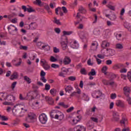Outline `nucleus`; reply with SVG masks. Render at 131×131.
I'll list each match as a JSON object with an SVG mask.
<instances>
[{
    "instance_id": "obj_1",
    "label": "nucleus",
    "mask_w": 131,
    "mask_h": 131,
    "mask_svg": "<svg viewBox=\"0 0 131 131\" xmlns=\"http://www.w3.org/2000/svg\"><path fill=\"white\" fill-rule=\"evenodd\" d=\"M27 112V110L25 109V105L23 104H16L14 106L12 112L14 115H17V114H21L22 113H25Z\"/></svg>"
},
{
    "instance_id": "obj_2",
    "label": "nucleus",
    "mask_w": 131,
    "mask_h": 131,
    "mask_svg": "<svg viewBox=\"0 0 131 131\" xmlns=\"http://www.w3.org/2000/svg\"><path fill=\"white\" fill-rule=\"evenodd\" d=\"M51 118H55V119H59L62 120L64 118V115L60 111H53L50 114Z\"/></svg>"
},
{
    "instance_id": "obj_3",
    "label": "nucleus",
    "mask_w": 131,
    "mask_h": 131,
    "mask_svg": "<svg viewBox=\"0 0 131 131\" xmlns=\"http://www.w3.org/2000/svg\"><path fill=\"white\" fill-rule=\"evenodd\" d=\"M7 99L8 102H4V105H12V102L15 101V97L13 95H8L7 96Z\"/></svg>"
},
{
    "instance_id": "obj_4",
    "label": "nucleus",
    "mask_w": 131,
    "mask_h": 131,
    "mask_svg": "<svg viewBox=\"0 0 131 131\" xmlns=\"http://www.w3.org/2000/svg\"><path fill=\"white\" fill-rule=\"evenodd\" d=\"M39 121L42 124H46L48 121V117L45 114H42L39 116Z\"/></svg>"
},
{
    "instance_id": "obj_5",
    "label": "nucleus",
    "mask_w": 131,
    "mask_h": 131,
    "mask_svg": "<svg viewBox=\"0 0 131 131\" xmlns=\"http://www.w3.org/2000/svg\"><path fill=\"white\" fill-rule=\"evenodd\" d=\"M8 29L10 34H12V35H14L15 33L18 31L17 28L12 25L8 27Z\"/></svg>"
},
{
    "instance_id": "obj_6",
    "label": "nucleus",
    "mask_w": 131,
    "mask_h": 131,
    "mask_svg": "<svg viewBox=\"0 0 131 131\" xmlns=\"http://www.w3.org/2000/svg\"><path fill=\"white\" fill-rule=\"evenodd\" d=\"M123 94L125 97L127 98L130 97L129 95H130V87L126 86L123 88Z\"/></svg>"
},
{
    "instance_id": "obj_7",
    "label": "nucleus",
    "mask_w": 131,
    "mask_h": 131,
    "mask_svg": "<svg viewBox=\"0 0 131 131\" xmlns=\"http://www.w3.org/2000/svg\"><path fill=\"white\" fill-rule=\"evenodd\" d=\"M122 68H124V64L120 63H116L112 67V69L114 70H118L119 69H121Z\"/></svg>"
},
{
    "instance_id": "obj_8",
    "label": "nucleus",
    "mask_w": 131,
    "mask_h": 131,
    "mask_svg": "<svg viewBox=\"0 0 131 131\" xmlns=\"http://www.w3.org/2000/svg\"><path fill=\"white\" fill-rule=\"evenodd\" d=\"M77 92H74L71 94H70V97H77V98H78L79 99V96L78 95H80L81 94V90L80 89L77 88H76Z\"/></svg>"
},
{
    "instance_id": "obj_9",
    "label": "nucleus",
    "mask_w": 131,
    "mask_h": 131,
    "mask_svg": "<svg viewBox=\"0 0 131 131\" xmlns=\"http://www.w3.org/2000/svg\"><path fill=\"white\" fill-rule=\"evenodd\" d=\"M102 83L104 85H113L115 83L114 81H112L111 80H107L106 79H103Z\"/></svg>"
},
{
    "instance_id": "obj_10",
    "label": "nucleus",
    "mask_w": 131,
    "mask_h": 131,
    "mask_svg": "<svg viewBox=\"0 0 131 131\" xmlns=\"http://www.w3.org/2000/svg\"><path fill=\"white\" fill-rule=\"evenodd\" d=\"M33 119H34V114L32 113H29L28 114V117L26 119V121L27 122H32Z\"/></svg>"
},
{
    "instance_id": "obj_11",
    "label": "nucleus",
    "mask_w": 131,
    "mask_h": 131,
    "mask_svg": "<svg viewBox=\"0 0 131 131\" xmlns=\"http://www.w3.org/2000/svg\"><path fill=\"white\" fill-rule=\"evenodd\" d=\"M107 54L108 57H111V56H114L115 55V50L111 49H106Z\"/></svg>"
},
{
    "instance_id": "obj_12",
    "label": "nucleus",
    "mask_w": 131,
    "mask_h": 131,
    "mask_svg": "<svg viewBox=\"0 0 131 131\" xmlns=\"http://www.w3.org/2000/svg\"><path fill=\"white\" fill-rule=\"evenodd\" d=\"M74 131H85V127L81 125H79L74 128Z\"/></svg>"
},
{
    "instance_id": "obj_13",
    "label": "nucleus",
    "mask_w": 131,
    "mask_h": 131,
    "mask_svg": "<svg viewBox=\"0 0 131 131\" xmlns=\"http://www.w3.org/2000/svg\"><path fill=\"white\" fill-rule=\"evenodd\" d=\"M19 77V75L17 72H14L11 75L10 79L11 80H14V79H18Z\"/></svg>"
},
{
    "instance_id": "obj_14",
    "label": "nucleus",
    "mask_w": 131,
    "mask_h": 131,
    "mask_svg": "<svg viewBox=\"0 0 131 131\" xmlns=\"http://www.w3.org/2000/svg\"><path fill=\"white\" fill-rule=\"evenodd\" d=\"M71 63V59H70V57L68 56H66L63 59V64L64 65H69Z\"/></svg>"
},
{
    "instance_id": "obj_15",
    "label": "nucleus",
    "mask_w": 131,
    "mask_h": 131,
    "mask_svg": "<svg viewBox=\"0 0 131 131\" xmlns=\"http://www.w3.org/2000/svg\"><path fill=\"white\" fill-rule=\"evenodd\" d=\"M101 47L103 49H106V48H109L110 47V43L108 41H103L101 44Z\"/></svg>"
},
{
    "instance_id": "obj_16",
    "label": "nucleus",
    "mask_w": 131,
    "mask_h": 131,
    "mask_svg": "<svg viewBox=\"0 0 131 131\" xmlns=\"http://www.w3.org/2000/svg\"><path fill=\"white\" fill-rule=\"evenodd\" d=\"M113 119L114 121H118L119 120V114L116 112H114L113 114Z\"/></svg>"
},
{
    "instance_id": "obj_17",
    "label": "nucleus",
    "mask_w": 131,
    "mask_h": 131,
    "mask_svg": "<svg viewBox=\"0 0 131 131\" xmlns=\"http://www.w3.org/2000/svg\"><path fill=\"white\" fill-rule=\"evenodd\" d=\"M66 93H68L70 94L72 91H73V87H72L71 85H69L64 89Z\"/></svg>"
},
{
    "instance_id": "obj_18",
    "label": "nucleus",
    "mask_w": 131,
    "mask_h": 131,
    "mask_svg": "<svg viewBox=\"0 0 131 131\" xmlns=\"http://www.w3.org/2000/svg\"><path fill=\"white\" fill-rule=\"evenodd\" d=\"M45 100L47 102H49L50 105H53V104H54V100H53V98L49 97V96H46Z\"/></svg>"
},
{
    "instance_id": "obj_19",
    "label": "nucleus",
    "mask_w": 131,
    "mask_h": 131,
    "mask_svg": "<svg viewBox=\"0 0 131 131\" xmlns=\"http://www.w3.org/2000/svg\"><path fill=\"white\" fill-rule=\"evenodd\" d=\"M82 98L84 101H86V102L90 101V97L85 93L82 94Z\"/></svg>"
},
{
    "instance_id": "obj_20",
    "label": "nucleus",
    "mask_w": 131,
    "mask_h": 131,
    "mask_svg": "<svg viewBox=\"0 0 131 131\" xmlns=\"http://www.w3.org/2000/svg\"><path fill=\"white\" fill-rule=\"evenodd\" d=\"M71 46L73 49H78L79 48V45H78V43L76 41H74L73 43L71 44Z\"/></svg>"
},
{
    "instance_id": "obj_21",
    "label": "nucleus",
    "mask_w": 131,
    "mask_h": 131,
    "mask_svg": "<svg viewBox=\"0 0 131 131\" xmlns=\"http://www.w3.org/2000/svg\"><path fill=\"white\" fill-rule=\"evenodd\" d=\"M120 123L121 124H123L124 126H125V124H127V119L123 117L122 120L120 121Z\"/></svg>"
},
{
    "instance_id": "obj_22",
    "label": "nucleus",
    "mask_w": 131,
    "mask_h": 131,
    "mask_svg": "<svg viewBox=\"0 0 131 131\" xmlns=\"http://www.w3.org/2000/svg\"><path fill=\"white\" fill-rule=\"evenodd\" d=\"M7 96L4 93H2L0 94V100L1 101H6L7 100Z\"/></svg>"
},
{
    "instance_id": "obj_23",
    "label": "nucleus",
    "mask_w": 131,
    "mask_h": 131,
    "mask_svg": "<svg viewBox=\"0 0 131 131\" xmlns=\"http://www.w3.org/2000/svg\"><path fill=\"white\" fill-rule=\"evenodd\" d=\"M42 67L45 70H50V69H51V66L48 63V62L45 63Z\"/></svg>"
},
{
    "instance_id": "obj_24",
    "label": "nucleus",
    "mask_w": 131,
    "mask_h": 131,
    "mask_svg": "<svg viewBox=\"0 0 131 131\" xmlns=\"http://www.w3.org/2000/svg\"><path fill=\"white\" fill-rule=\"evenodd\" d=\"M61 45L63 50H66L67 49V43L66 42L64 41H61Z\"/></svg>"
},
{
    "instance_id": "obj_25",
    "label": "nucleus",
    "mask_w": 131,
    "mask_h": 131,
    "mask_svg": "<svg viewBox=\"0 0 131 131\" xmlns=\"http://www.w3.org/2000/svg\"><path fill=\"white\" fill-rule=\"evenodd\" d=\"M50 94L52 95V96H56L57 95V90L55 89H52L50 90Z\"/></svg>"
},
{
    "instance_id": "obj_26",
    "label": "nucleus",
    "mask_w": 131,
    "mask_h": 131,
    "mask_svg": "<svg viewBox=\"0 0 131 131\" xmlns=\"http://www.w3.org/2000/svg\"><path fill=\"white\" fill-rule=\"evenodd\" d=\"M97 74V73L96 72V71H95V69H92L90 72L89 73L88 75H92V76H94Z\"/></svg>"
},
{
    "instance_id": "obj_27",
    "label": "nucleus",
    "mask_w": 131,
    "mask_h": 131,
    "mask_svg": "<svg viewBox=\"0 0 131 131\" xmlns=\"http://www.w3.org/2000/svg\"><path fill=\"white\" fill-rule=\"evenodd\" d=\"M58 105L59 106H61V107H63V108H68V107H69L68 105L65 104V103L63 102L58 103Z\"/></svg>"
},
{
    "instance_id": "obj_28",
    "label": "nucleus",
    "mask_w": 131,
    "mask_h": 131,
    "mask_svg": "<svg viewBox=\"0 0 131 131\" xmlns=\"http://www.w3.org/2000/svg\"><path fill=\"white\" fill-rule=\"evenodd\" d=\"M79 11L80 13H81V14H84L85 13V12H86L85 9H84V8H83L82 6H80L79 7Z\"/></svg>"
},
{
    "instance_id": "obj_29",
    "label": "nucleus",
    "mask_w": 131,
    "mask_h": 131,
    "mask_svg": "<svg viewBox=\"0 0 131 131\" xmlns=\"http://www.w3.org/2000/svg\"><path fill=\"white\" fill-rule=\"evenodd\" d=\"M116 106H119V107H123V103L121 100L117 101L116 103Z\"/></svg>"
},
{
    "instance_id": "obj_30",
    "label": "nucleus",
    "mask_w": 131,
    "mask_h": 131,
    "mask_svg": "<svg viewBox=\"0 0 131 131\" xmlns=\"http://www.w3.org/2000/svg\"><path fill=\"white\" fill-rule=\"evenodd\" d=\"M63 35L62 36V37H64L65 35H70V34H72V31L67 32L66 31H63Z\"/></svg>"
},
{
    "instance_id": "obj_31",
    "label": "nucleus",
    "mask_w": 131,
    "mask_h": 131,
    "mask_svg": "<svg viewBox=\"0 0 131 131\" xmlns=\"http://www.w3.org/2000/svg\"><path fill=\"white\" fill-rule=\"evenodd\" d=\"M108 69V68L106 66L103 67L102 69V73H104L105 75L107 74V70Z\"/></svg>"
},
{
    "instance_id": "obj_32",
    "label": "nucleus",
    "mask_w": 131,
    "mask_h": 131,
    "mask_svg": "<svg viewBox=\"0 0 131 131\" xmlns=\"http://www.w3.org/2000/svg\"><path fill=\"white\" fill-rule=\"evenodd\" d=\"M0 119L2 121H7V120H9V118L5 116H1V118H0Z\"/></svg>"
},
{
    "instance_id": "obj_33",
    "label": "nucleus",
    "mask_w": 131,
    "mask_h": 131,
    "mask_svg": "<svg viewBox=\"0 0 131 131\" xmlns=\"http://www.w3.org/2000/svg\"><path fill=\"white\" fill-rule=\"evenodd\" d=\"M24 80L28 82V83H31V80L29 77H27V76H25L24 77Z\"/></svg>"
},
{
    "instance_id": "obj_34",
    "label": "nucleus",
    "mask_w": 131,
    "mask_h": 131,
    "mask_svg": "<svg viewBox=\"0 0 131 131\" xmlns=\"http://www.w3.org/2000/svg\"><path fill=\"white\" fill-rule=\"evenodd\" d=\"M34 4L36 5H38L39 7H41V0H36V1L34 2Z\"/></svg>"
},
{
    "instance_id": "obj_35",
    "label": "nucleus",
    "mask_w": 131,
    "mask_h": 131,
    "mask_svg": "<svg viewBox=\"0 0 131 131\" xmlns=\"http://www.w3.org/2000/svg\"><path fill=\"white\" fill-rule=\"evenodd\" d=\"M54 23L57 24V25H61V23L60 22V20L57 19V18H54V20L53 21Z\"/></svg>"
},
{
    "instance_id": "obj_36",
    "label": "nucleus",
    "mask_w": 131,
    "mask_h": 131,
    "mask_svg": "<svg viewBox=\"0 0 131 131\" xmlns=\"http://www.w3.org/2000/svg\"><path fill=\"white\" fill-rule=\"evenodd\" d=\"M116 48L119 50H121V49H123V46L121 43H118L116 45Z\"/></svg>"
},
{
    "instance_id": "obj_37",
    "label": "nucleus",
    "mask_w": 131,
    "mask_h": 131,
    "mask_svg": "<svg viewBox=\"0 0 131 131\" xmlns=\"http://www.w3.org/2000/svg\"><path fill=\"white\" fill-rule=\"evenodd\" d=\"M50 60L51 62H57V61H58V59H57V58H55L54 56H52L50 57Z\"/></svg>"
},
{
    "instance_id": "obj_38",
    "label": "nucleus",
    "mask_w": 131,
    "mask_h": 131,
    "mask_svg": "<svg viewBox=\"0 0 131 131\" xmlns=\"http://www.w3.org/2000/svg\"><path fill=\"white\" fill-rule=\"evenodd\" d=\"M17 85V81L13 82L11 84V89L12 91H14L16 85Z\"/></svg>"
},
{
    "instance_id": "obj_39",
    "label": "nucleus",
    "mask_w": 131,
    "mask_h": 131,
    "mask_svg": "<svg viewBox=\"0 0 131 131\" xmlns=\"http://www.w3.org/2000/svg\"><path fill=\"white\" fill-rule=\"evenodd\" d=\"M35 25H36V24H35V23H31L30 25H29V27L30 28L32 29H34L35 28Z\"/></svg>"
},
{
    "instance_id": "obj_40",
    "label": "nucleus",
    "mask_w": 131,
    "mask_h": 131,
    "mask_svg": "<svg viewBox=\"0 0 131 131\" xmlns=\"http://www.w3.org/2000/svg\"><path fill=\"white\" fill-rule=\"evenodd\" d=\"M68 79L71 81H74V80H76V77L74 76H70L68 78Z\"/></svg>"
},
{
    "instance_id": "obj_41",
    "label": "nucleus",
    "mask_w": 131,
    "mask_h": 131,
    "mask_svg": "<svg viewBox=\"0 0 131 131\" xmlns=\"http://www.w3.org/2000/svg\"><path fill=\"white\" fill-rule=\"evenodd\" d=\"M121 36H122V35H121V34H117L116 35V37L117 38V39H118V40H120V39H121Z\"/></svg>"
},
{
    "instance_id": "obj_42",
    "label": "nucleus",
    "mask_w": 131,
    "mask_h": 131,
    "mask_svg": "<svg viewBox=\"0 0 131 131\" xmlns=\"http://www.w3.org/2000/svg\"><path fill=\"white\" fill-rule=\"evenodd\" d=\"M74 110V107L72 106L67 110V112L68 113H70V112H72V111H73Z\"/></svg>"
},
{
    "instance_id": "obj_43",
    "label": "nucleus",
    "mask_w": 131,
    "mask_h": 131,
    "mask_svg": "<svg viewBox=\"0 0 131 131\" xmlns=\"http://www.w3.org/2000/svg\"><path fill=\"white\" fill-rule=\"evenodd\" d=\"M77 122H78V120L75 119H74L72 120L71 121V124L73 125H74V124H76V123H77Z\"/></svg>"
},
{
    "instance_id": "obj_44",
    "label": "nucleus",
    "mask_w": 131,
    "mask_h": 131,
    "mask_svg": "<svg viewBox=\"0 0 131 131\" xmlns=\"http://www.w3.org/2000/svg\"><path fill=\"white\" fill-rule=\"evenodd\" d=\"M50 89H51V85L49 84H45V90L46 91H50Z\"/></svg>"
},
{
    "instance_id": "obj_45",
    "label": "nucleus",
    "mask_w": 131,
    "mask_h": 131,
    "mask_svg": "<svg viewBox=\"0 0 131 131\" xmlns=\"http://www.w3.org/2000/svg\"><path fill=\"white\" fill-rule=\"evenodd\" d=\"M19 99L21 100V101H24L25 100H27V99L26 97H24L23 95H22L21 94H19Z\"/></svg>"
},
{
    "instance_id": "obj_46",
    "label": "nucleus",
    "mask_w": 131,
    "mask_h": 131,
    "mask_svg": "<svg viewBox=\"0 0 131 131\" xmlns=\"http://www.w3.org/2000/svg\"><path fill=\"white\" fill-rule=\"evenodd\" d=\"M127 71V70L123 68L121 69V70H120V73H126Z\"/></svg>"
},
{
    "instance_id": "obj_47",
    "label": "nucleus",
    "mask_w": 131,
    "mask_h": 131,
    "mask_svg": "<svg viewBox=\"0 0 131 131\" xmlns=\"http://www.w3.org/2000/svg\"><path fill=\"white\" fill-rule=\"evenodd\" d=\"M107 7L108 8V9H110V10H112V11H115V7L114 6L109 5H107Z\"/></svg>"
},
{
    "instance_id": "obj_48",
    "label": "nucleus",
    "mask_w": 131,
    "mask_h": 131,
    "mask_svg": "<svg viewBox=\"0 0 131 131\" xmlns=\"http://www.w3.org/2000/svg\"><path fill=\"white\" fill-rule=\"evenodd\" d=\"M93 33H94V34H95V35H99L100 34V30H94Z\"/></svg>"
},
{
    "instance_id": "obj_49",
    "label": "nucleus",
    "mask_w": 131,
    "mask_h": 131,
    "mask_svg": "<svg viewBox=\"0 0 131 131\" xmlns=\"http://www.w3.org/2000/svg\"><path fill=\"white\" fill-rule=\"evenodd\" d=\"M116 97H117V95H116V94L115 93L111 95V99H112V100H114Z\"/></svg>"
},
{
    "instance_id": "obj_50",
    "label": "nucleus",
    "mask_w": 131,
    "mask_h": 131,
    "mask_svg": "<svg viewBox=\"0 0 131 131\" xmlns=\"http://www.w3.org/2000/svg\"><path fill=\"white\" fill-rule=\"evenodd\" d=\"M97 94H101V95H102V93H100V92H98L97 91H95L94 92H93L92 93V97L93 98H95L96 97V95H97Z\"/></svg>"
},
{
    "instance_id": "obj_51",
    "label": "nucleus",
    "mask_w": 131,
    "mask_h": 131,
    "mask_svg": "<svg viewBox=\"0 0 131 131\" xmlns=\"http://www.w3.org/2000/svg\"><path fill=\"white\" fill-rule=\"evenodd\" d=\"M28 13H32L33 12H35V10L33 9L32 7L28 8Z\"/></svg>"
},
{
    "instance_id": "obj_52",
    "label": "nucleus",
    "mask_w": 131,
    "mask_h": 131,
    "mask_svg": "<svg viewBox=\"0 0 131 131\" xmlns=\"http://www.w3.org/2000/svg\"><path fill=\"white\" fill-rule=\"evenodd\" d=\"M87 64L88 65H89V66H93V65H94V63H92L91 58H90L88 61H87Z\"/></svg>"
},
{
    "instance_id": "obj_53",
    "label": "nucleus",
    "mask_w": 131,
    "mask_h": 131,
    "mask_svg": "<svg viewBox=\"0 0 131 131\" xmlns=\"http://www.w3.org/2000/svg\"><path fill=\"white\" fill-rule=\"evenodd\" d=\"M81 74H83L84 75H85L86 74V70L84 69H82L80 71Z\"/></svg>"
},
{
    "instance_id": "obj_54",
    "label": "nucleus",
    "mask_w": 131,
    "mask_h": 131,
    "mask_svg": "<svg viewBox=\"0 0 131 131\" xmlns=\"http://www.w3.org/2000/svg\"><path fill=\"white\" fill-rule=\"evenodd\" d=\"M21 9L24 10V12H27L28 11V8L26 6H22Z\"/></svg>"
},
{
    "instance_id": "obj_55",
    "label": "nucleus",
    "mask_w": 131,
    "mask_h": 131,
    "mask_svg": "<svg viewBox=\"0 0 131 131\" xmlns=\"http://www.w3.org/2000/svg\"><path fill=\"white\" fill-rule=\"evenodd\" d=\"M91 119L92 120V121L98 123V118L95 117H91Z\"/></svg>"
},
{
    "instance_id": "obj_56",
    "label": "nucleus",
    "mask_w": 131,
    "mask_h": 131,
    "mask_svg": "<svg viewBox=\"0 0 131 131\" xmlns=\"http://www.w3.org/2000/svg\"><path fill=\"white\" fill-rule=\"evenodd\" d=\"M51 67H52V68H59V65L56 64H55V63H53V64H52V65H51Z\"/></svg>"
},
{
    "instance_id": "obj_57",
    "label": "nucleus",
    "mask_w": 131,
    "mask_h": 131,
    "mask_svg": "<svg viewBox=\"0 0 131 131\" xmlns=\"http://www.w3.org/2000/svg\"><path fill=\"white\" fill-rule=\"evenodd\" d=\"M53 52H54L55 53H59L60 51L59 50V49L57 48V47H54L53 48Z\"/></svg>"
},
{
    "instance_id": "obj_58",
    "label": "nucleus",
    "mask_w": 131,
    "mask_h": 131,
    "mask_svg": "<svg viewBox=\"0 0 131 131\" xmlns=\"http://www.w3.org/2000/svg\"><path fill=\"white\" fill-rule=\"evenodd\" d=\"M40 76L41 77L46 76V72H45L43 71H41Z\"/></svg>"
},
{
    "instance_id": "obj_59",
    "label": "nucleus",
    "mask_w": 131,
    "mask_h": 131,
    "mask_svg": "<svg viewBox=\"0 0 131 131\" xmlns=\"http://www.w3.org/2000/svg\"><path fill=\"white\" fill-rule=\"evenodd\" d=\"M40 80L43 82H47V79H46V77H41Z\"/></svg>"
},
{
    "instance_id": "obj_60",
    "label": "nucleus",
    "mask_w": 131,
    "mask_h": 131,
    "mask_svg": "<svg viewBox=\"0 0 131 131\" xmlns=\"http://www.w3.org/2000/svg\"><path fill=\"white\" fill-rule=\"evenodd\" d=\"M106 65H111V64H112V60L108 59L107 60H106Z\"/></svg>"
},
{
    "instance_id": "obj_61",
    "label": "nucleus",
    "mask_w": 131,
    "mask_h": 131,
    "mask_svg": "<svg viewBox=\"0 0 131 131\" xmlns=\"http://www.w3.org/2000/svg\"><path fill=\"white\" fill-rule=\"evenodd\" d=\"M20 49L21 50H24L25 51H26L27 50V46H20Z\"/></svg>"
},
{
    "instance_id": "obj_62",
    "label": "nucleus",
    "mask_w": 131,
    "mask_h": 131,
    "mask_svg": "<svg viewBox=\"0 0 131 131\" xmlns=\"http://www.w3.org/2000/svg\"><path fill=\"white\" fill-rule=\"evenodd\" d=\"M55 31L56 33H58V34H59V33H60V32H61V30H60L59 28H55Z\"/></svg>"
},
{
    "instance_id": "obj_63",
    "label": "nucleus",
    "mask_w": 131,
    "mask_h": 131,
    "mask_svg": "<svg viewBox=\"0 0 131 131\" xmlns=\"http://www.w3.org/2000/svg\"><path fill=\"white\" fill-rule=\"evenodd\" d=\"M122 131H130L129 127H127L122 129Z\"/></svg>"
},
{
    "instance_id": "obj_64",
    "label": "nucleus",
    "mask_w": 131,
    "mask_h": 131,
    "mask_svg": "<svg viewBox=\"0 0 131 131\" xmlns=\"http://www.w3.org/2000/svg\"><path fill=\"white\" fill-rule=\"evenodd\" d=\"M127 101L128 102V104L129 105H131V98L130 97H128L127 99Z\"/></svg>"
}]
</instances>
